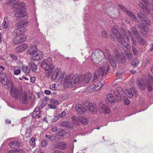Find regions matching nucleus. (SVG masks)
<instances>
[{
    "mask_svg": "<svg viewBox=\"0 0 153 153\" xmlns=\"http://www.w3.org/2000/svg\"><path fill=\"white\" fill-rule=\"evenodd\" d=\"M22 71L27 75L29 74L30 71L29 68L26 66H24L22 68Z\"/></svg>",
    "mask_w": 153,
    "mask_h": 153,
    "instance_id": "35",
    "label": "nucleus"
},
{
    "mask_svg": "<svg viewBox=\"0 0 153 153\" xmlns=\"http://www.w3.org/2000/svg\"><path fill=\"white\" fill-rule=\"evenodd\" d=\"M44 93L46 95H50L51 94V92L49 90H45L44 91Z\"/></svg>",
    "mask_w": 153,
    "mask_h": 153,
    "instance_id": "60",
    "label": "nucleus"
},
{
    "mask_svg": "<svg viewBox=\"0 0 153 153\" xmlns=\"http://www.w3.org/2000/svg\"><path fill=\"white\" fill-rule=\"evenodd\" d=\"M146 83L147 90L149 92H151L152 90V86L153 84V77L151 75H148V79L146 80Z\"/></svg>",
    "mask_w": 153,
    "mask_h": 153,
    "instance_id": "13",
    "label": "nucleus"
},
{
    "mask_svg": "<svg viewBox=\"0 0 153 153\" xmlns=\"http://www.w3.org/2000/svg\"><path fill=\"white\" fill-rule=\"evenodd\" d=\"M27 47L25 44H23L16 48L15 51L17 53H19L25 51Z\"/></svg>",
    "mask_w": 153,
    "mask_h": 153,
    "instance_id": "23",
    "label": "nucleus"
},
{
    "mask_svg": "<svg viewBox=\"0 0 153 153\" xmlns=\"http://www.w3.org/2000/svg\"><path fill=\"white\" fill-rule=\"evenodd\" d=\"M43 55L42 52L41 51H39L32 56L31 59L34 61H37L40 60L43 57Z\"/></svg>",
    "mask_w": 153,
    "mask_h": 153,
    "instance_id": "16",
    "label": "nucleus"
},
{
    "mask_svg": "<svg viewBox=\"0 0 153 153\" xmlns=\"http://www.w3.org/2000/svg\"><path fill=\"white\" fill-rule=\"evenodd\" d=\"M36 139V138H32L29 141L30 145L32 146L35 145V140Z\"/></svg>",
    "mask_w": 153,
    "mask_h": 153,
    "instance_id": "49",
    "label": "nucleus"
},
{
    "mask_svg": "<svg viewBox=\"0 0 153 153\" xmlns=\"http://www.w3.org/2000/svg\"><path fill=\"white\" fill-rule=\"evenodd\" d=\"M48 144V143L46 140L44 139L42 141V146L43 148H45Z\"/></svg>",
    "mask_w": 153,
    "mask_h": 153,
    "instance_id": "48",
    "label": "nucleus"
},
{
    "mask_svg": "<svg viewBox=\"0 0 153 153\" xmlns=\"http://www.w3.org/2000/svg\"><path fill=\"white\" fill-rule=\"evenodd\" d=\"M45 45L46 46V49L47 51H48L50 49V44L48 41L46 42L45 43Z\"/></svg>",
    "mask_w": 153,
    "mask_h": 153,
    "instance_id": "51",
    "label": "nucleus"
},
{
    "mask_svg": "<svg viewBox=\"0 0 153 153\" xmlns=\"http://www.w3.org/2000/svg\"><path fill=\"white\" fill-rule=\"evenodd\" d=\"M39 51L36 45H33L29 48L27 52V54L33 56Z\"/></svg>",
    "mask_w": 153,
    "mask_h": 153,
    "instance_id": "17",
    "label": "nucleus"
},
{
    "mask_svg": "<svg viewBox=\"0 0 153 153\" xmlns=\"http://www.w3.org/2000/svg\"><path fill=\"white\" fill-rule=\"evenodd\" d=\"M137 91L134 87H132L130 90L126 89V93L127 96L131 98H132L135 94H136Z\"/></svg>",
    "mask_w": 153,
    "mask_h": 153,
    "instance_id": "18",
    "label": "nucleus"
},
{
    "mask_svg": "<svg viewBox=\"0 0 153 153\" xmlns=\"http://www.w3.org/2000/svg\"><path fill=\"white\" fill-rule=\"evenodd\" d=\"M126 56H127L128 60L131 59L133 56L132 54L130 52H129V53H127Z\"/></svg>",
    "mask_w": 153,
    "mask_h": 153,
    "instance_id": "52",
    "label": "nucleus"
},
{
    "mask_svg": "<svg viewBox=\"0 0 153 153\" xmlns=\"http://www.w3.org/2000/svg\"><path fill=\"white\" fill-rule=\"evenodd\" d=\"M29 67L33 72H35L37 70V66L34 62H30L29 63Z\"/></svg>",
    "mask_w": 153,
    "mask_h": 153,
    "instance_id": "32",
    "label": "nucleus"
},
{
    "mask_svg": "<svg viewBox=\"0 0 153 153\" xmlns=\"http://www.w3.org/2000/svg\"><path fill=\"white\" fill-rule=\"evenodd\" d=\"M48 106L51 109H55L57 108V105H55L51 103L50 104H48Z\"/></svg>",
    "mask_w": 153,
    "mask_h": 153,
    "instance_id": "50",
    "label": "nucleus"
},
{
    "mask_svg": "<svg viewBox=\"0 0 153 153\" xmlns=\"http://www.w3.org/2000/svg\"><path fill=\"white\" fill-rule=\"evenodd\" d=\"M45 105V104L42 101L39 102L32 114V117L38 120L39 121L41 117L42 111L40 110L44 107Z\"/></svg>",
    "mask_w": 153,
    "mask_h": 153,
    "instance_id": "7",
    "label": "nucleus"
},
{
    "mask_svg": "<svg viewBox=\"0 0 153 153\" xmlns=\"http://www.w3.org/2000/svg\"><path fill=\"white\" fill-rule=\"evenodd\" d=\"M114 53L116 56L117 59L118 60H119V57H120V56H121V54H123L122 53H120L116 49L114 50Z\"/></svg>",
    "mask_w": 153,
    "mask_h": 153,
    "instance_id": "42",
    "label": "nucleus"
},
{
    "mask_svg": "<svg viewBox=\"0 0 153 153\" xmlns=\"http://www.w3.org/2000/svg\"><path fill=\"white\" fill-rule=\"evenodd\" d=\"M53 153H65L64 152H62L59 150H56L54 151Z\"/></svg>",
    "mask_w": 153,
    "mask_h": 153,
    "instance_id": "61",
    "label": "nucleus"
},
{
    "mask_svg": "<svg viewBox=\"0 0 153 153\" xmlns=\"http://www.w3.org/2000/svg\"><path fill=\"white\" fill-rule=\"evenodd\" d=\"M34 26L36 27L37 28V31L39 32V35H40V36L41 37L43 36V34L41 32H40V29L38 28V26L39 24L37 21V18L36 17L34 19Z\"/></svg>",
    "mask_w": 153,
    "mask_h": 153,
    "instance_id": "30",
    "label": "nucleus"
},
{
    "mask_svg": "<svg viewBox=\"0 0 153 153\" xmlns=\"http://www.w3.org/2000/svg\"><path fill=\"white\" fill-rule=\"evenodd\" d=\"M88 7H86L84 8V10L85 11L84 16L83 20L85 23L84 30V33L85 36V38L86 42V44L88 45L89 44V39L88 36L90 34V31L91 29H93L91 20L93 19L94 17L90 16L89 14H88L86 12L88 9Z\"/></svg>",
    "mask_w": 153,
    "mask_h": 153,
    "instance_id": "2",
    "label": "nucleus"
},
{
    "mask_svg": "<svg viewBox=\"0 0 153 153\" xmlns=\"http://www.w3.org/2000/svg\"><path fill=\"white\" fill-rule=\"evenodd\" d=\"M13 88H11L10 89V94L11 96L13 97H18L19 93L17 91H15L13 92Z\"/></svg>",
    "mask_w": 153,
    "mask_h": 153,
    "instance_id": "37",
    "label": "nucleus"
},
{
    "mask_svg": "<svg viewBox=\"0 0 153 153\" xmlns=\"http://www.w3.org/2000/svg\"><path fill=\"white\" fill-rule=\"evenodd\" d=\"M104 54L107 55L110 63L112 67L115 68L117 66L116 59L113 55L110 54L108 50L105 49L104 53L102 51H94L91 54L92 61L97 67L100 68L101 72H102V76L106 74L107 72L109 69L108 65L106 64L105 63H104L103 65H101L102 62L105 61V59L103 58L104 56L102 55ZM100 74V71H96L94 73L92 82H95L99 77Z\"/></svg>",
    "mask_w": 153,
    "mask_h": 153,
    "instance_id": "1",
    "label": "nucleus"
},
{
    "mask_svg": "<svg viewBox=\"0 0 153 153\" xmlns=\"http://www.w3.org/2000/svg\"><path fill=\"white\" fill-rule=\"evenodd\" d=\"M58 128L57 127L55 126H53L52 127L51 131L52 132H55L57 130Z\"/></svg>",
    "mask_w": 153,
    "mask_h": 153,
    "instance_id": "53",
    "label": "nucleus"
},
{
    "mask_svg": "<svg viewBox=\"0 0 153 153\" xmlns=\"http://www.w3.org/2000/svg\"><path fill=\"white\" fill-rule=\"evenodd\" d=\"M50 102L51 103L55 105H58L59 104L58 101L54 99H51L50 100Z\"/></svg>",
    "mask_w": 153,
    "mask_h": 153,
    "instance_id": "45",
    "label": "nucleus"
},
{
    "mask_svg": "<svg viewBox=\"0 0 153 153\" xmlns=\"http://www.w3.org/2000/svg\"><path fill=\"white\" fill-rule=\"evenodd\" d=\"M102 35L104 37H107V35L106 32L105 31H103L101 33Z\"/></svg>",
    "mask_w": 153,
    "mask_h": 153,
    "instance_id": "55",
    "label": "nucleus"
},
{
    "mask_svg": "<svg viewBox=\"0 0 153 153\" xmlns=\"http://www.w3.org/2000/svg\"><path fill=\"white\" fill-rule=\"evenodd\" d=\"M121 28L120 29V31H121ZM112 32L113 35L115 36L117 39V41L121 45V47L123 48L124 51H129L131 48V45L129 44H127L125 41L124 37L125 35L122 32H121L122 35L120 33V32L118 30L117 26H114L113 27L112 29Z\"/></svg>",
    "mask_w": 153,
    "mask_h": 153,
    "instance_id": "3",
    "label": "nucleus"
},
{
    "mask_svg": "<svg viewBox=\"0 0 153 153\" xmlns=\"http://www.w3.org/2000/svg\"><path fill=\"white\" fill-rule=\"evenodd\" d=\"M79 80V78L77 75H75L72 77L70 76H67L64 80V86L65 88L74 87Z\"/></svg>",
    "mask_w": 153,
    "mask_h": 153,
    "instance_id": "6",
    "label": "nucleus"
},
{
    "mask_svg": "<svg viewBox=\"0 0 153 153\" xmlns=\"http://www.w3.org/2000/svg\"><path fill=\"white\" fill-rule=\"evenodd\" d=\"M41 67L45 71V76L46 77H49L54 69V65L52 63L51 58L50 57L44 59L42 62Z\"/></svg>",
    "mask_w": 153,
    "mask_h": 153,
    "instance_id": "5",
    "label": "nucleus"
},
{
    "mask_svg": "<svg viewBox=\"0 0 153 153\" xmlns=\"http://www.w3.org/2000/svg\"><path fill=\"white\" fill-rule=\"evenodd\" d=\"M118 7L123 12L126 13L130 18L133 21H136L137 18L136 16L128 10L121 4H119Z\"/></svg>",
    "mask_w": 153,
    "mask_h": 153,
    "instance_id": "12",
    "label": "nucleus"
},
{
    "mask_svg": "<svg viewBox=\"0 0 153 153\" xmlns=\"http://www.w3.org/2000/svg\"><path fill=\"white\" fill-rule=\"evenodd\" d=\"M76 109L78 113L80 114H83L85 112L86 109L85 108L81 106L77 107Z\"/></svg>",
    "mask_w": 153,
    "mask_h": 153,
    "instance_id": "33",
    "label": "nucleus"
},
{
    "mask_svg": "<svg viewBox=\"0 0 153 153\" xmlns=\"http://www.w3.org/2000/svg\"><path fill=\"white\" fill-rule=\"evenodd\" d=\"M126 60L125 56L123 54H121V56H120V57H119V61H120L122 63H124L125 62Z\"/></svg>",
    "mask_w": 153,
    "mask_h": 153,
    "instance_id": "43",
    "label": "nucleus"
},
{
    "mask_svg": "<svg viewBox=\"0 0 153 153\" xmlns=\"http://www.w3.org/2000/svg\"><path fill=\"white\" fill-rule=\"evenodd\" d=\"M88 109L93 113H96L98 110L96 105L94 103H89L87 107Z\"/></svg>",
    "mask_w": 153,
    "mask_h": 153,
    "instance_id": "19",
    "label": "nucleus"
},
{
    "mask_svg": "<svg viewBox=\"0 0 153 153\" xmlns=\"http://www.w3.org/2000/svg\"><path fill=\"white\" fill-rule=\"evenodd\" d=\"M0 80L2 85L4 86L7 85L8 88H13V84L10 80V79L7 77L5 74H3L0 76Z\"/></svg>",
    "mask_w": 153,
    "mask_h": 153,
    "instance_id": "8",
    "label": "nucleus"
},
{
    "mask_svg": "<svg viewBox=\"0 0 153 153\" xmlns=\"http://www.w3.org/2000/svg\"><path fill=\"white\" fill-rule=\"evenodd\" d=\"M121 32L123 31L124 35H125V36L126 37V39L128 41H130V37H131V40L133 44L134 45H136L137 44V42L136 41L132 36V33L130 31L128 30V32H127L123 28H121Z\"/></svg>",
    "mask_w": 153,
    "mask_h": 153,
    "instance_id": "10",
    "label": "nucleus"
},
{
    "mask_svg": "<svg viewBox=\"0 0 153 153\" xmlns=\"http://www.w3.org/2000/svg\"><path fill=\"white\" fill-rule=\"evenodd\" d=\"M62 132L63 133V136H65L66 137H68L70 135V131L68 129H64L62 131Z\"/></svg>",
    "mask_w": 153,
    "mask_h": 153,
    "instance_id": "39",
    "label": "nucleus"
},
{
    "mask_svg": "<svg viewBox=\"0 0 153 153\" xmlns=\"http://www.w3.org/2000/svg\"><path fill=\"white\" fill-rule=\"evenodd\" d=\"M16 153H24V152L21 150V149H19L17 151H16Z\"/></svg>",
    "mask_w": 153,
    "mask_h": 153,
    "instance_id": "63",
    "label": "nucleus"
},
{
    "mask_svg": "<svg viewBox=\"0 0 153 153\" xmlns=\"http://www.w3.org/2000/svg\"><path fill=\"white\" fill-rule=\"evenodd\" d=\"M10 56L11 57L13 60H16L17 59V57L15 55H14L13 54H11Z\"/></svg>",
    "mask_w": 153,
    "mask_h": 153,
    "instance_id": "56",
    "label": "nucleus"
},
{
    "mask_svg": "<svg viewBox=\"0 0 153 153\" xmlns=\"http://www.w3.org/2000/svg\"><path fill=\"white\" fill-rule=\"evenodd\" d=\"M21 38L19 39H18V41H20V44L21 42L25 41L26 40V36L24 35H20V36H19Z\"/></svg>",
    "mask_w": 153,
    "mask_h": 153,
    "instance_id": "46",
    "label": "nucleus"
},
{
    "mask_svg": "<svg viewBox=\"0 0 153 153\" xmlns=\"http://www.w3.org/2000/svg\"><path fill=\"white\" fill-rule=\"evenodd\" d=\"M137 85L139 86L140 89L142 90H144L146 88L145 80L143 79L140 78L137 80Z\"/></svg>",
    "mask_w": 153,
    "mask_h": 153,
    "instance_id": "25",
    "label": "nucleus"
},
{
    "mask_svg": "<svg viewBox=\"0 0 153 153\" xmlns=\"http://www.w3.org/2000/svg\"><path fill=\"white\" fill-rule=\"evenodd\" d=\"M99 110L101 113L105 114H109L110 112L109 108L104 105L100 106Z\"/></svg>",
    "mask_w": 153,
    "mask_h": 153,
    "instance_id": "20",
    "label": "nucleus"
},
{
    "mask_svg": "<svg viewBox=\"0 0 153 153\" xmlns=\"http://www.w3.org/2000/svg\"><path fill=\"white\" fill-rule=\"evenodd\" d=\"M139 62V59L137 58H133L131 63V65L133 66H137Z\"/></svg>",
    "mask_w": 153,
    "mask_h": 153,
    "instance_id": "36",
    "label": "nucleus"
},
{
    "mask_svg": "<svg viewBox=\"0 0 153 153\" xmlns=\"http://www.w3.org/2000/svg\"><path fill=\"white\" fill-rule=\"evenodd\" d=\"M60 126L64 127L71 128L73 127V123L69 121H64L61 123Z\"/></svg>",
    "mask_w": 153,
    "mask_h": 153,
    "instance_id": "26",
    "label": "nucleus"
},
{
    "mask_svg": "<svg viewBox=\"0 0 153 153\" xmlns=\"http://www.w3.org/2000/svg\"><path fill=\"white\" fill-rule=\"evenodd\" d=\"M132 51L133 53L135 55H136L137 53V51L136 49V48L135 47L132 46Z\"/></svg>",
    "mask_w": 153,
    "mask_h": 153,
    "instance_id": "54",
    "label": "nucleus"
},
{
    "mask_svg": "<svg viewBox=\"0 0 153 153\" xmlns=\"http://www.w3.org/2000/svg\"><path fill=\"white\" fill-rule=\"evenodd\" d=\"M14 7L16 8L15 16L18 18L19 21H22L27 19L26 10L23 8L25 6L24 2L15 3L13 4Z\"/></svg>",
    "mask_w": 153,
    "mask_h": 153,
    "instance_id": "4",
    "label": "nucleus"
},
{
    "mask_svg": "<svg viewBox=\"0 0 153 153\" xmlns=\"http://www.w3.org/2000/svg\"><path fill=\"white\" fill-rule=\"evenodd\" d=\"M107 99L111 103L114 102L115 101L113 95L111 94H109L107 95Z\"/></svg>",
    "mask_w": 153,
    "mask_h": 153,
    "instance_id": "34",
    "label": "nucleus"
},
{
    "mask_svg": "<svg viewBox=\"0 0 153 153\" xmlns=\"http://www.w3.org/2000/svg\"><path fill=\"white\" fill-rule=\"evenodd\" d=\"M138 16L143 23L144 22L145 23L148 25H151V22L149 19L148 18L142 16V15L141 13H138Z\"/></svg>",
    "mask_w": 153,
    "mask_h": 153,
    "instance_id": "21",
    "label": "nucleus"
},
{
    "mask_svg": "<svg viewBox=\"0 0 153 153\" xmlns=\"http://www.w3.org/2000/svg\"><path fill=\"white\" fill-rule=\"evenodd\" d=\"M131 30L135 35V36H136L138 43L140 45H144L145 43V42L143 39L140 36L137 30L134 28L132 27L131 28Z\"/></svg>",
    "mask_w": 153,
    "mask_h": 153,
    "instance_id": "11",
    "label": "nucleus"
},
{
    "mask_svg": "<svg viewBox=\"0 0 153 153\" xmlns=\"http://www.w3.org/2000/svg\"><path fill=\"white\" fill-rule=\"evenodd\" d=\"M36 80V79L35 77H32L30 78V81L31 82L34 83Z\"/></svg>",
    "mask_w": 153,
    "mask_h": 153,
    "instance_id": "62",
    "label": "nucleus"
},
{
    "mask_svg": "<svg viewBox=\"0 0 153 153\" xmlns=\"http://www.w3.org/2000/svg\"><path fill=\"white\" fill-rule=\"evenodd\" d=\"M104 81H101V82H99L96 84L94 86V89L95 91L101 88L104 85Z\"/></svg>",
    "mask_w": 153,
    "mask_h": 153,
    "instance_id": "31",
    "label": "nucleus"
},
{
    "mask_svg": "<svg viewBox=\"0 0 153 153\" xmlns=\"http://www.w3.org/2000/svg\"><path fill=\"white\" fill-rule=\"evenodd\" d=\"M22 100H23V103H25L27 100V97L26 96H24L22 99Z\"/></svg>",
    "mask_w": 153,
    "mask_h": 153,
    "instance_id": "58",
    "label": "nucleus"
},
{
    "mask_svg": "<svg viewBox=\"0 0 153 153\" xmlns=\"http://www.w3.org/2000/svg\"><path fill=\"white\" fill-rule=\"evenodd\" d=\"M66 114V112L65 111H63L61 112L60 114H59V117L60 116L61 117H62L64 116Z\"/></svg>",
    "mask_w": 153,
    "mask_h": 153,
    "instance_id": "59",
    "label": "nucleus"
},
{
    "mask_svg": "<svg viewBox=\"0 0 153 153\" xmlns=\"http://www.w3.org/2000/svg\"><path fill=\"white\" fill-rule=\"evenodd\" d=\"M13 39V42L15 44H20V41H18L19 39L21 38L19 36H16Z\"/></svg>",
    "mask_w": 153,
    "mask_h": 153,
    "instance_id": "41",
    "label": "nucleus"
},
{
    "mask_svg": "<svg viewBox=\"0 0 153 153\" xmlns=\"http://www.w3.org/2000/svg\"><path fill=\"white\" fill-rule=\"evenodd\" d=\"M92 74L89 73L86 74L84 78L82 79L83 81L85 83H88L89 82L92 76Z\"/></svg>",
    "mask_w": 153,
    "mask_h": 153,
    "instance_id": "29",
    "label": "nucleus"
},
{
    "mask_svg": "<svg viewBox=\"0 0 153 153\" xmlns=\"http://www.w3.org/2000/svg\"><path fill=\"white\" fill-rule=\"evenodd\" d=\"M14 74L16 75L19 74L21 72V70L18 67H15L13 70Z\"/></svg>",
    "mask_w": 153,
    "mask_h": 153,
    "instance_id": "38",
    "label": "nucleus"
},
{
    "mask_svg": "<svg viewBox=\"0 0 153 153\" xmlns=\"http://www.w3.org/2000/svg\"><path fill=\"white\" fill-rule=\"evenodd\" d=\"M26 31V29L23 27H20L14 30L13 34L15 36H19L23 35L22 34Z\"/></svg>",
    "mask_w": 153,
    "mask_h": 153,
    "instance_id": "15",
    "label": "nucleus"
},
{
    "mask_svg": "<svg viewBox=\"0 0 153 153\" xmlns=\"http://www.w3.org/2000/svg\"><path fill=\"white\" fill-rule=\"evenodd\" d=\"M139 27H141L142 29L144 30L146 32H147L149 31V29L145 25H143L141 24L140 25Z\"/></svg>",
    "mask_w": 153,
    "mask_h": 153,
    "instance_id": "47",
    "label": "nucleus"
},
{
    "mask_svg": "<svg viewBox=\"0 0 153 153\" xmlns=\"http://www.w3.org/2000/svg\"><path fill=\"white\" fill-rule=\"evenodd\" d=\"M9 146L12 148L16 149L20 146V143L17 141H11L9 144Z\"/></svg>",
    "mask_w": 153,
    "mask_h": 153,
    "instance_id": "28",
    "label": "nucleus"
},
{
    "mask_svg": "<svg viewBox=\"0 0 153 153\" xmlns=\"http://www.w3.org/2000/svg\"><path fill=\"white\" fill-rule=\"evenodd\" d=\"M2 25L3 28H7L8 26V22L7 20H4L2 23Z\"/></svg>",
    "mask_w": 153,
    "mask_h": 153,
    "instance_id": "44",
    "label": "nucleus"
},
{
    "mask_svg": "<svg viewBox=\"0 0 153 153\" xmlns=\"http://www.w3.org/2000/svg\"><path fill=\"white\" fill-rule=\"evenodd\" d=\"M62 77L61 70L59 68L56 69L51 76L52 80H58Z\"/></svg>",
    "mask_w": 153,
    "mask_h": 153,
    "instance_id": "14",
    "label": "nucleus"
},
{
    "mask_svg": "<svg viewBox=\"0 0 153 153\" xmlns=\"http://www.w3.org/2000/svg\"><path fill=\"white\" fill-rule=\"evenodd\" d=\"M74 123L76 124H78L79 122L82 123L83 124L86 125L88 123V120L85 117L82 116H79L78 117L74 116L72 118Z\"/></svg>",
    "mask_w": 153,
    "mask_h": 153,
    "instance_id": "9",
    "label": "nucleus"
},
{
    "mask_svg": "<svg viewBox=\"0 0 153 153\" xmlns=\"http://www.w3.org/2000/svg\"><path fill=\"white\" fill-rule=\"evenodd\" d=\"M67 144L65 142H59L56 143L55 145V147L56 148L59 149L63 150L65 149L67 146Z\"/></svg>",
    "mask_w": 153,
    "mask_h": 153,
    "instance_id": "22",
    "label": "nucleus"
},
{
    "mask_svg": "<svg viewBox=\"0 0 153 153\" xmlns=\"http://www.w3.org/2000/svg\"><path fill=\"white\" fill-rule=\"evenodd\" d=\"M150 48L149 49V51H151L152 50H153V43L151 44L150 45Z\"/></svg>",
    "mask_w": 153,
    "mask_h": 153,
    "instance_id": "64",
    "label": "nucleus"
},
{
    "mask_svg": "<svg viewBox=\"0 0 153 153\" xmlns=\"http://www.w3.org/2000/svg\"><path fill=\"white\" fill-rule=\"evenodd\" d=\"M139 5L140 8L143 11L145 14L149 13L150 10L146 6L144 5L142 3H140L139 4Z\"/></svg>",
    "mask_w": 153,
    "mask_h": 153,
    "instance_id": "27",
    "label": "nucleus"
},
{
    "mask_svg": "<svg viewBox=\"0 0 153 153\" xmlns=\"http://www.w3.org/2000/svg\"><path fill=\"white\" fill-rule=\"evenodd\" d=\"M50 89L52 90H54L56 89L55 84H52L50 85Z\"/></svg>",
    "mask_w": 153,
    "mask_h": 153,
    "instance_id": "57",
    "label": "nucleus"
},
{
    "mask_svg": "<svg viewBox=\"0 0 153 153\" xmlns=\"http://www.w3.org/2000/svg\"><path fill=\"white\" fill-rule=\"evenodd\" d=\"M122 93V89L120 88H117V90L114 91V95L117 98L118 101H120L121 100L122 98L121 94Z\"/></svg>",
    "mask_w": 153,
    "mask_h": 153,
    "instance_id": "24",
    "label": "nucleus"
},
{
    "mask_svg": "<svg viewBox=\"0 0 153 153\" xmlns=\"http://www.w3.org/2000/svg\"><path fill=\"white\" fill-rule=\"evenodd\" d=\"M45 137L46 138L49 139L52 142H54L56 140V139L55 138V137L52 135L46 134L45 135Z\"/></svg>",
    "mask_w": 153,
    "mask_h": 153,
    "instance_id": "40",
    "label": "nucleus"
}]
</instances>
